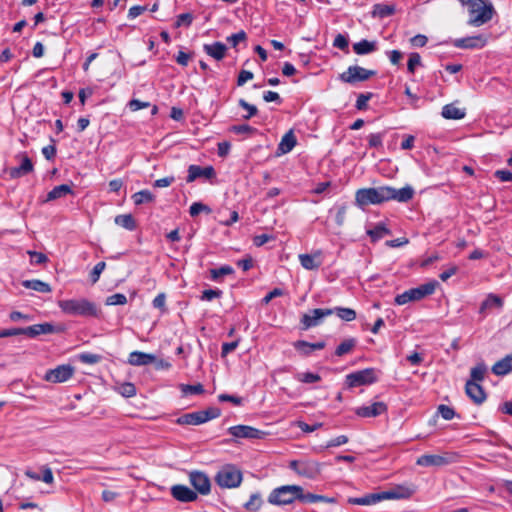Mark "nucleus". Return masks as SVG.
<instances>
[{
    "mask_svg": "<svg viewBox=\"0 0 512 512\" xmlns=\"http://www.w3.org/2000/svg\"><path fill=\"white\" fill-rule=\"evenodd\" d=\"M377 381V372L374 368H366L346 376V383L349 387L369 385Z\"/></svg>",
    "mask_w": 512,
    "mask_h": 512,
    "instance_id": "obj_11",
    "label": "nucleus"
},
{
    "mask_svg": "<svg viewBox=\"0 0 512 512\" xmlns=\"http://www.w3.org/2000/svg\"><path fill=\"white\" fill-rule=\"evenodd\" d=\"M105 267H106V264L103 261L98 262L94 266L93 270L90 273V279H91L93 284L96 283L99 280L100 275L104 271Z\"/></svg>",
    "mask_w": 512,
    "mask_h": 512,
    "instance_id": "obj_52",
    "label": "nucleus"
},
{
    "mask_svg": "<svg viewBox=\"0 0 512 512\" xmlns=\"http://www.w3.org/2000/svg\"><path fill=\"white\" fill-rule=\"evenodd\" d=\"M220 414L221 410L219 408L209 407L206 410L183 414L177 418L176 423L179 425H200L219 417Z\"/></svg>",
    "mask_w": 512,
    "mask_h": 512,
    "instance_id": "obj_6",
    "label": "nucleus"
},
{
    "mask_svg": "<svg viewBox=\"0 0 512 512\" xmlns=\"http://www.w3.org/2000/svg\"><path fill=\"white\" fill-rule=\"evenodd\" d=\"M457 455L452 452L443 454H424L417 458L416 464L422 467H443L455 462Z\"/></svg>",
    "mask_w": 512,
    "mask_h": 512,
    "instance_id": "obj_9",
    "label": "nucleus"
},
{
    "mask_svg": "<svg viewBox=\"0 0 512 512\" xmlns=\"http://www.w3.org/2000/svg\"><path fill=\"white\" fill-rule=\"evenodd\" d=\"M203 211L210 212V209L200 202H194L189 208V213L192 217L199 215Z\"/></svg>",
    "mask_w": 512,
    "mask_h": 512,
    "instance_id": "obj_55",
    "label": "nucleus"
},
{
    "mask_svg": "<svg viewBox=\"0 0 512 512\" xmlns=\"http://www.w3.org/2000/svg\"><path fill=\"white\" fill-rule=\"evenodd\" d=\"M334 313L333 309H313L309 314H304L301 318V324L304 329H309L319 325L322 319Z\"/></svg>",
    "mask_w": 512,
    "mask_h": 512,
    "instance_id": "obj_15",
    "label": "nucleus"
},
{
    "mask_svg": "<svg viewBox=\"0 0 512 512\" xmlns=\"http://www.w3.org/2000/svg\"><path fill=\"white\" fill-rule=\"evenodd\" d=\"M246 37H247L246 33L243 30H241L238 33H235V34H232L231 36H229L227 38V41L233 47H236L239 42H242V41L246 40Z\"/></svg>",
    "mask_w": 512,
    "mask_h": 512,
    "instance_id": "obj_61",
    "label": "nucleus"
},
{
    "mask_svg": "<svg viewBox=\"0 0 512 512\" xmlns=\"http://www.w3.org/2000/svg\"><path fill=\"white\" fill-rule=\"evenodd\" d=\"M155 361V355L140 351H133L129 354L128 363L133 366H144Z\"/></svg>",
    "mask_w": 512,
    "mask_h": 512,
    "instance_id": "obj_23",
    "label": "nucleus"
},
{
    "mask_svg": "<svg viewBox=\"0 0 512 512\" xmlns=\"http://www.w3.org/2000/svg\"><path fill=\"white\" fill-rule=\"evenodd\" d=\"M467 396L477 405L482 404L486 400V393L479 383L467 381L465 385Z\"/></svg>",
    "mask_w": 512,
    "mask_h": 512,
    "instance_id": "obj_20",
    "label": "nucleus"
},
{
    "mask_svg": "<svg viewBox=\"0 0 512 512\" xmlns=\"http://www.w3.org/2000/svg\"><path fill=\"white\" fill-rule=\"evenodd\" d=\"M33 170V164L27 155L21 156V164L18 167L10 169L9 174L11 178H19L23 175L30 173Z\"/></svg>",
    "mask_w": 512,
    "mask_h": 512,
    "instance_id": "obj_26",
    "label": "nucleus"
},
{
    "mask_svg": "<svg viewBox=\"0 0 512 512\" xmlns=\"http://www.w3.org/2000/svg\"><path fill=\"white\" fill-rule=\"evenodd\" d=\"M355 345H356V340L354 338L346 339L337 346V348L335 350V354L340 357L345 354H348L352 351V349L355 347Z\"/></svg>",
    "mask_w": 512,
    "mask_h": 512,
    "instance_id": "obj_42",
    "label": "nucleus"
},
{
    "mask_svg": "<svg viewBox=\"0 0 512 512\" xmlns=\"http://www.w3.org/2000/svg\"><path fill=\"white\" fill-rule=\"evenodd\" d=\"M390 233L391 231L384 223H378L372 229L367 231V234L370 236L372 241H378Z\"/></svg>",
    "mask_w": 512,
    "mask_h": 512,
    "instance_id": "obj_37",
    "label": "nucleus"
},
{
    "mask_svg": "<svg viewBox=\"0 0 512 512\" xmlns=\"http://www.w3.org/2000/svg\"><path fill=\"white\" fill-rule=\"evenodd\" d=\"M127 303V297L122 293L113 294L106 299V305H125Z\"/></svg>",
    "mask_w": 512,
    "mask_h": 512,
    "instance_id": "obj_48",
    "label": "nucleus"
},
{
    "mask_svg": "<svg viewBox=\"0 0 512 512\" xmlns=\"http://www.w3.org/2000/svg\"><path fill=\"white\" fill-rule=\"evenodd\" d=\"M334 310V313H336V315L346 321V322H350V321H353L356 319V312L355 310L351 309V308H344V307H336Z\"/></svg>",
    "mask_w": 512,
    "mask_h": 512,
    "instance_id": "obj_43",
    "label": "nucleus"
},
{
    "mask_svg": "<svg viewBox=\"0 0 512 512\" xmlns=\"http://www.w3.org/2000/svg\"><path fill=\"white\" fill-rule=\"evenodd\" d=\"M512 371V353L497 361L492 366V372L498 376H504Z\"/></svg>",
    "mask_w": 512,
    "mask_h": 512,
    "instance_id": "obj_28",
    "label": "nucleus"
},
{
    "mask_svg": "<svg viewBox=\"0 0 512 512\" xmlns=\"http://www.w3.org/2000/svg\"><path fill=\"white\" fill-rule=\"evenodd\" d=\"M383 500L409 498L413 490L406 486H397L391 490L380 492Z\"/></svg>",
    "mask_w": 512,
    "mask_h": 512,
    "instance_id": "obj_25",
    "label": "nucleus"
},
{
    "mask_svg": "<svg viewBox=\"0 0 512 512\" xmlns=\"http://www.w3.org/2000/svg\"><path fill=\"white\" fill-rule=\"evenodd\" d=\"M204 51L214 58L215 60H222L225 57L227 47L221 42H214L213 44H205Z\"/></svg>",
    "mask_w": 512,
    "mask_h": 512,
    "instance_id": "obj_27",
    "label": "nucleus"
},
{
    "mask_svg": "<svg viewBox=\"0 0 512 512\" xmlns=\"http://www.w3.org/2000/svg\"><path fill=\"white\" fill-rule=\"evenodd\" d=\"M193 21V15L191 13H182L177 16L176 27H180L182 25L190 26Z\"/></svg>",
    "mask_w": 512,
    "mask_h": 512,
    "instance_id": "obj_59",
    "label": "nucleus"
},
{
    "mask_svg": "<svg viewBox=\"0 0 512 512\" xmlns=\"http://www.w3.org/2000/svg\"><path fill=\"white\" fill-rule=\"evenodd\" d=\"M468 9L469 19L467 24L479 27L489 22L495 13L491 2L485 0H458Z\"/></svg>",
    "mask_w": 512,
    "mask_h": 512,
    "instance_id": "obj_2",
    "label": "nucleus"
},
{
    "mask_svg": "<svg viewBox=\"0 0 512 512\" xmlns=\"http://www.w3.org/2000/svg\"><path fill=\"white\" fill-rule=\"evenodd\" d=\"M132 200L135 205H142L144 203H151L155 200V196L149 190H141L132 195Z\"/></svg>",
    "mask_w": 512,
    "mask_h": 512,
    "instance_id": "obj_40",
    "label": "nucleus"
},
{
    "mask_svg": "<svg viewBox=\"0 0 512 512\" xmlns=\"http://www.w3.org/2000/svg\"><path fill=\"white\" fill-rule=\"evenodd\" d=\"M487 43V38L483 35L470 36L455 39L453 46L460 49H481Z\"/></svg>",
    "mask_w": 512,
    "mask_h": 512,
    "instance_id": "obj_18",
    "label": "nucleus"
},
{
    "mask_svg": "<svg viewBox=\"0 0 512 512\" xmlns=\"http://www.w3.org/2000/svg\"><path fill=\"white\" fill-rule=\"evenodd\" d=\"M215 176V170L212 166L201 167L198 165H190L188 167V176L186 181L191 183L200 177L210 179Z\"/></svg>",
    "mask_w": 512,
    "mask_h": 512,
    "instance_id": "obj_21",
    "label": "nucleus"
},
{
    "mask_svg": "<svg viewBox=\"0 0 512 512\" xmlns=\"http://www.w3.org/2000/svg\"><path fill=\"white\" fill-rule=\"evenodd\" d=\"M297 380L302 383H315L321 380L319 374L312 372L300 373L296 376Z\"/></svg>",
    "mask_w": 512,
    "mask_h": 512,
    "instance_id": "obj_47",
    "label": "nucleus"
},
{
    "mask_svg": "<svg viewBox=\"0 0 512 512\" xmlns=\"http://www.w3.org/2000/svg\"><path fill=\"white\" fill-rule=\"evenodd\" d=\"M242 479V472L234 465L223 466L215 476L217 485L229 489L240 486Z\"/></svg>",
    "mask_w": 512,
    "mask_h": 512,
    "instance_id": "obj_7",
    "label": "nucleus"
},
{
    "mask_svg": "<svg viewBox=\"0 0 512 512\" xmlns=\"http://www.w3.org/2000/svg\"><path fill=\"white\" fill-rule=\"evenodd\" d=\"M232 273H234V269L229 265H223L219 268L210 270L211 278L214 281L218 280L220 277L224 275H230Z\"/></svg>",
    "mask_w": 512,
    "mask_h": 512,
    "instance_id": "obj_44",
    "label": "nucleus"
},
{
    "mask_svg": "<svg viewBox=\"0 0 512 512\" xmlns=\"http://www.w3.org/2000/svg\"><path fill=\"white\" fill-rule=\"evenodd\" d=\"M79 358L83 363L86 364H96L101 360L100 355L93 353H82Z\"/></svg>",
    "mask_w": 512,
    "mask_h": 512,
    "instance_id": "obj_60",
    "label": "nucleus"
},
{
    "mask_svg": "<svg viewBox=\"0 0 512 512\" xmlns=\"http://www.w3.org/2000/svg\"><path fill=\"white\" fill-rule=\"evenodd\" d=\"M435 288H436L435 282H429V283L420 285L419 287L411 288L407 291H404L401 294H398L394 300L395 304L404 305L409 302L419 301V300L425 298L426 296L433 294L435 291Z\"/></svg>",
    "mask_w": 512,
    "mask_h": 512,
    "instance_id": "obj_8",
    "label": "nucleus"
},
{
    "mask_svg": "<svg viewBox=\"0 0 512 512\" xmlns=\"http://www.w3.org/2000/svg\"><path fill=\"white\" fill-rule=\"evenodd\" d=\"M297 140L292 130L288 131L282 137L279 145H278V154H286L289 153L296 145Z\"/></svg>",
    "mask_w": 512,
    "mask_h": 512,
    "instance_id": "obj_29",
    "label": "nucleus"
},
{
    "mask_svg": "<svg viewBox=\"0 0 512 512\" xmlns=\"http://www.w3.org/2000/svg\"><path fill=\"white\" fill-rule=\"evenodd\" d=\"M487 372L486 365L481 362L474 366L470 371V379L468 381H474V383H479L484 380L485 374Z\"/></svg>",
    "mask_w": 512,
    "mask_h": 512,
    "instance_id": "obj_39",
    "label": "nucleus"
},
{
    "mask_svg": "<svg viewBox=\"0 0 512 512\" xmlns=\"http://www.w3.org/2000/svg\"><path fill=\"white\" fill-rule=\"evenodd\" d=\"M55 331V327L51 323H41L25 328L3 329L0 331V338L16 335H26L30 338H35L42 334H52Z\"/></svg>",
    "mask_w": 512,
    "mask_h": 512,
    "instance_id": "obj_5",
    "label": "nucleus"
},
{
    "mask_svg": "<svg viewBox=\"0 0 512 512\" xmlns=\"http://www.w3.org/2000/svg\"><path fill=\"white\" fill-rule=\"evenodd\" d=\"M322 252L320 250L313 254H300L299 261L301 266L306 270H317L322 265Z\"/></svg>",
    "mask_w": 512,
    "mask_h": 512,
    "instance_id": "obj_22",
    "label": "nucleus"
},
{
    "mask_svg": "<svg viewBox=\"0 0 512 512\" xmlns=\"http://www.w3.org/2000/svg\"><path fill=\"white\" fill-rule=\"evenodd\" d=\"M52 144L42 148V154L47 160H52L56 156L55 140L51 139Z\"/></svg>",
    "mask_w": 512,
    "mask_h": 512,
    "instance_id": "obj_58",
    "label": "nucleus"
},
{
    "mask_svg": "<svg viewBox=\"0 0 512 512\" xmlns=\"http://www.w3.org/2000/svg\"><path fill=\"white\" fill-rule=\"evenodd\" d=\"M222 295V291L219 289H208L204 290L201 295V300L211 301L214 298H219Z\"/></svg>",
    "mask_w": 512,
    "mask_h": 512,
    "instance_id": "obj_57",
    "label": "nucleus"
},
{
    "mask_svg": "<svg viewBox=\"0 0 512 512\" xmlns=\"http://www.w3.org/2000/svg\"><path fill=\"white\" fill-rule=\"evenodd\" d=\"M387 411V405L384 402H374L371 405L357 407L355 414L359 417L370 418L377 417Z\"/></svg>",
    "mask_w": 512,
    "mask_h": 512,
    "instance_id": "obj_19",
    "label": "nucleus"
},
{
    "mask_svg": "<svg viewBox=\"0 0 512 512\" xmlns=\"http://www.w3.org/2000/svg\"><path fill=\"white\" fill-rule=\"evenodd\" d=\"M189 481L194 491L201 495H208L211 491V482L209 477L201 471H191L189 473Z\"/></svg>",
    "mask_w": 512,
    "mask_h": 512,
    "instance_id": "obj_13",
    "label": "nucleus"
},
{
    "mask_svg": "<svg viewBox=\"0 0 512 512\" xmlns=\"http://www.w3.org/2000/svg\"><path fill=\"white\" fill-rule=\"evenodd\" d=\"M238 104L240 107H242L243 109H245L247 111V114L242 116V118L245 120H249L250 118H252L253 116H255L258 113L257 107L255 105L248 103L244 99H240L238 101Z\"/></svg>",
    "mask_w": 512,
    "mask_h": 512,
    "instance_id": "obj_45",
    "label": "nucleus"
},
{
    "mask_svg": "<svg viewBox=\"0 0 512 512\" xmlns=\"http://www.w3.org/2000/svg\"><path fill=\"white\" fill-rule=\"evenodd\" d=\"M394 12H395L394 5L379 3V4H375L373 6V10H372L371 14L374 18L377 17V18L383 19V18L393 15Z\"/></svg>",
    "mask_w": 512,
    "mask_h": 512,
    "instance_id": "obj_34",
    "label": "nucleus"
},
{
    "mask_svg": "<svg viewBox=\"0 0 512 512\" xmlns=\"http://www.w3.org/2000/svg\"><path fill=\"white\" fill-rule=\"evenodd\" d=\"M336 209H337V211H336V215H335V222L337 223V225L342 226L345 222L347 206L340 205V206H337Z\"/></svg>",
    "mask_w": 512,
    "mask_h": 512,
    "instance_id": "obj_62",
    "label": "nucleus"
},
{
    "mask_svg": "<svg viewBox=\"0 0 512 512\" xmlns=\"http://www.w3.org/2000/svg\"><path fill=\"white\" fill-rule=\"evenodd\" d=\"M414 194L415 190L410 185H406L400 189L391 186L362 188L356 191L355 202L359 207L379 205L391 200L406 203L414 197Z\"/></svg>",
    "mask_w": 512,
    "mask_h": 512,
    "instance_id": "obj_1",
    "label": "nucleus"
},
{
    "mask_svg": "<svg viewBox=\"0 0 512 512\" xmlns=\"http://www.w3.org/2000/svg\"><path fill=\"white\" fill-rule=\"evenodd\" d=\"M421 64V56L413 52L409 55V60L407 63V68L410 73H414L417 66Z\"/></svg>",
    "mask_w": 512,
    "mask_h": 512,
    "instance_id": "obj_51",
    "label": "nucleus"
},
{
    "mask_svg": "<svg viewBox=\"0 0 512 512\" xmlns=\"http://www.w3.org/2000/svg\"><path fill=\"white\" fill-rule=\"evenodd\" d=\"M438 413L445 420H451L455 416L454 409L447 405H443V404L438 407Z\"/></svg>",
    "mask_w": 512,
    "mask_h": 512,
    "instance_id": "obj_56",
    "label": "nucleus"
},
{
    "mask_svg": "<svg viewBox=\"0 0 512 512\" xmlns=\"http://www.w3.org/2000/svg\"><path fill=\"white\" fill-rule=\"evenodd\" d=\"M60 310L69 316L74 317H98L97 305L86 298H72L58 301Z\"/></svg>",
    "mask_w": 512,
    "mask_h": 512,
    "instance_id": "obj_3",
    "label": "nucleus"
},
{
    "mask_svg": "<svg viewBox=\"0 0 512 512\" xmlns=\"http://www.w3.org/2000/svg\"><path fill=\"white\" fill-rule=\"evenodd\" d=\"M262 498L260 493H253L250 499L244 504V508L250 512H256L262 506Z\"/></svg>",
    "mask_w": 512,
    "mask_h": 512,
    "instance_id": "obj_41",
    "label": "nucleus"
},
{
    "mask_svg": "<svg viewBox=\"0 0 512 512\" xmlns=\"http://www.w3.org/2000/svg\"><path fill=\"white\" fill-rule=\"evenodd\" d=\"M170 493L174 499L183 503L194 502L198 499V494L186 485L176 484L170 488Z\"/></svg>",
    "mask_w": 512,
    "mask_h": 512,
    "instance_id": "obj_17",
    "label": "nucleus"
},
{
    "mask_svg": "<svg viewBox=\"0 0 512 512\" xmlns=\"http://www.w3.org/2000/svg\"><path fill=\"white\" fill-rule=\"evenodd\" d=\"M348 503L352 505H362V506H370L377 504L381 501H383V496H381V493H371L364 495L362 497H350L348 498Z\"/></svg>",
    "mask_w": 512,
    "mask_h": 512,
    "instance_id": "obj_24",
    "label": "nucleus"
},
{
    "mask_svg": "<svg viewBox=\"0 0 512 512\" xmlns=\"http://www.w3.org/2000/svg\"><path fill=\"white\" fill-rule=\"evenodd\" d=\"M376 50V42L368 40H361L353 44V51L358 55H366Z\"/></svg>",
    "mask_w": 512,
    "mask_h": 512,
    "instance_id": "obj_35",
    "label": "nucleus"
},
{
    "mask_svg": "<svg viewBox=\"0 0 512 512\" xmlns=\"http://www.w3.org/2000/svg\"><path fill=\"white\" fill-rule=\"evenodd\" d=\"M297 500L303 503H316L318 502V494L304 493V489L301 487V492L298 493Z\"/></svg>",
    "mask_w": 512,
    "mask_h": 512,
    "instance_id": "obj_54",
    "label": "nucleus"
},
{
    "mask_svg": "<svg viewBox=\"0 0 512 512\" xmlns=\"http://www.w3.org/2000/svg\"><path fill=\"white\" fill-rule=\"evenodd\" d=\"M118 392L124 397H133L136 394V388L134 384L130 382L123 383L119 386Z\"/></svg>",
    "mask_w": 512,
    "mask_h": 512,
    "instance_id": "obj_50",
    "label": "nucleus"
},
{
    "mask_svg": "<svg viewBox=\"0 0 512 512\" xmlns=\"http://www.w3.org/2000/svg\"><path fill=\"white\" fill-rule=\"evenodd\" d=\"M503 307V300L495 295V294H488L486 299L481 303L479 313L483 316L486 315V311L492 308L501 309Z\"/></svg>",
    "mask_w": 512,
    "mask_h": 512,
    "instance_id": "obj_30",
    "label": "nucleus"
},
{
    "mask_svg": "<svg viewBox=\"0 0 512 512\" xmlns=\"http://www.w3.org/2000/svg\"><path fill=\"white\" fill-rule=\"evenodd\" d=\"M114 221L115 224L125 228L126 230L133 231L136 229V222L131 214L117 215Z\"/></svg>",
    "mask_w": 512,
    "mask_h": 512,
    "instance_id": "obj_38",
    "label": "nucleus"
},
{
    "mask_svg": "<svg viewBox=\"0 0 512 512\" xmlns=\"http://www.w3.org/2000/svg\"><path fill=\"white\" fill-rule=\"evenodd\" d=\"M23 287L31 289L40 293H50L52 291L50 285L38 279L24 280Z\"/></svg>",
    "mask_w": 512,
    "mask_h": 512,
    "instance_id": "obj_33",
    "label": "nucleus"
},
{
    "mask_svg": "<svg viewBox=\"0 0 512 512\" xmlns=\"http://www.w3.org/2000/svg\"><path fill=\"white\" fill-rule=\"evenodd\" d=\"M74 368L71 365H60L55 369L48 370L45 380L52 383H62L72 377Z\"/></svg>",
    "mask_w": 512,
    "mask_h": 512,
    "instance_id": "obj_14",
    "label": "nucleus"
},
{
    "mask_svg": "<svg viewBox=\"0 0 512 512\" xmlns=\"http://www.w3.org/2000/svg\"><path fill=\"white\" fill-rule=\"evenodd\" d=\"M253 77L254 75L251 71L241 70L237 78V85L243 86L247 81L252 80Z\"/></svg>",
    "mask_w": 512,
    "mask_h": 512,
    "instance_id": "obj_64",
    "label": "nucleus"
},
{
    "mask_svg": "<svg viewBox=\"0 0 512 512\" xmlns=\"http://www.w3.org/2000/svg\"><path fill=\"white\" fill-rule=\"evenodd\" d=\"M441 115L445 119L460 120L465 117L464 109L456 107L454 104H447L442 108Z\"/></svg>",
    "mask_w": 512,
    "mask_h": 512,
    "instance_id": "obj_32",
    "label": "nucleus"
},
{
    "mask_svg": "<svg viewBox=\"0 0 512 512\" xmlns=\"http://www.w3.org/2000/svg\"><path fill=\"white\" fill-rule=\"evenodd\" d=\"M228 433L235 438L260 439L265 433L248 425H236L228 428Z\"/></svg>",
    "mask_w": 512,
    "mask_h": 512,
    "instance_id": "obj_16",
    "label": "nucleus"
},
{
    "mask_svg": "<svg viewBox=\"0 0 512 512\" xmlns=\"http://www.w3.org/2000/svg\"><path fill=\"white\" fill-rule=\"evenodd\" d=\"M385 132L372 133L368 136V144L371 148H381Z\"/></svg>",
    "mask_w": 512,
    "mask_h": 512,
    "instance_id": "obj_46",
    "label": "nucleus"
},
{
    "mask_svg": "<svg viewBox=\"0 0 512 512\" xmlns=\"http://www.w3.org/2000/svg\"><path fill=\"white\" fill-rule=\"evenodd\" d=\"M238 345L239 339L232 342L223 343L221 348V356L226 357L230 352L234 351Z\"/></svg>",
    "mask_w": 512,
    "mask_h": 512,
    "instance_id": "obj_63",
    "label": "nucleus"
},
{
    "mask_svg": "<svg viewBox=\"0 0 512 512\" xmlns=\"http://www.w3.org/2000/svg\"><path fill=\"white\" fill-rule=\"evenodd\" d=\"M289 468L299 476L309 479H314L321 471L320 464L314 460H293L289 463Z\"/></svg>",
    "mask_w": 512,
    "mask_h": 512,
    "instance_id": "obj_10",
    "label": "nucleus"
},
{
    "mask_svg": "<svg viewBox=\"0 0 512 512\" xmlns=\"http://www.w3.org/2000/svg\"><path fill=\"white\" fill-rule=\"evenodd\" d=\"M300 492L301 486L299 485H283L271 491L268 502L277 506L289 505L297 500Z\"/></svg>",
    "mask_w": 512,
    "mask_h": 512,
    "instance_id": "obj_4",
    "label": "nucleus"
},
{
    "mask_svg": "<svg viewBox=\"0 0 512 512\" xmlns=\"http://www.w3.org/2000/svg\"><path fill=\"white\" fill-rule=\"evenodd\" d=\"M230 132H233L235 134H253L256 132V129L250 125L247 124H241V125H233L229 128Z\"/></svg>",
    "mask_w": 512,
    "mask_h": 512,
    "instance_id": "obj_49",
    "label": "nucleus"
},
{
    "mask_svg": "<svg viewBox=\"0 0 512 512\" xmlns=\"http://www.w3.org/2000/svg\"><path fill=\"white\" fill-rule=\"evenodd\" d=\"M72 193V189L67 184H62L59 186H55L48 194H47V201L56 200L62 197H65L68 194Z\"/></svg>",
    "mask_w": 512,
    "mask_h": 512,
    "instance_id": "obj_36",
    "label": "nucleus"
},
{
    "mask_svg": "<svg viewBox=\"0 0 512 512\" xmlns=\"http://www.w3.org/2000/svg\"><path fill=\"white\" fill-rule=\"evenodd\" d=\"M375 74L376 71L374 70H368L363 67L354 65L349 66L345 72L340 74V80L345 83L354 84L356 82L366 81Z\"/></svg>",
    "mask_w": 512,
    "mask_h": 512,
    "instance_id": "obj_12",
    "label": "nucleus"
},
{
    "mask_svg": "<svg viewBox=\"0 0 512 512\" xmlns=\"http://www.w3.org/2000/svg\"><path fill=\"white\" fill-rule=\"evenodd\" d=\"M372 96V93H361L357 97L355 107L358 110H365L367 108V102L371 99Z\"/></svg>",
    "mask_w": 512,
    "mask_h": 512,
    "instance_id": "obj_53",
    "label": "nucleus"
},
{
    "mask_svg": "<svg viewBox=\"0 0 512 512\" xmlns=\"http://www.w3.org/2000/svg\"><path fill=\"white\" fill-rule=\"evenodd\" d=\"M294 348L303 355H309L313 350H321L325 347L323 341L317 343H309L304 340H298L293 344Z\"/></svg>",
    "mask_w": 512,
    "mask_h": 512,
    "instance_id": "obj_31",
    "label": "nucleus"
}]
</instances>
